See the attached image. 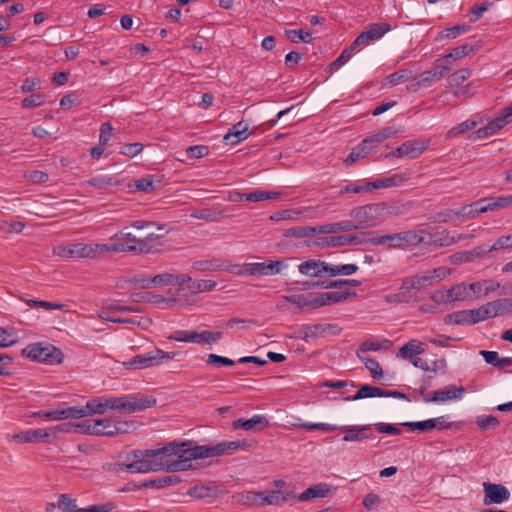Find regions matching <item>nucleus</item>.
I'll return each instance as SVG.
<instances>
[{
	"label": "nucleus",
	"mask_w": 512,
	"mask_h": 512,
	"mask_svg": "<svg viewBox=\"0 0 512 512\" xmlns=\"http://www.w3.org/2000/svg\"><path fill=\"white\" fill-rule=\"evenodd\" d=\"M471 76V70L469 68H462L452 73L447 82L451 88H459L463 82H465Z\"/></svg>",
	"instance_id": "obj_46"
},
{
	"label": "nucleus",
	"mask_w": 512,
	"mask_h": 512,
	"mask_svg": "<svg viewBox=\"0 0 512 512\" xmlns=\"http://www.w3.org/2000/svg\"><path fill=\"white\" fill-rule=\"evenodd\" d=\"M412 76V72L408 69L400 70L390 74L387 77L388 83L392 86L398 85L401 82L409 79Z\"/></svg>",
	"instance_id": "obj_64"
},
{
	"label": "nucleus",
	"mask_w": 512,
	"mask_h": 512,
	"mask_svg": "<svg viewBox=\"0 0 512 512\" xmlns=\"http://www.w3.org/2000/svg\"><path fill=\"white\" fill-rule=\"evenodd\" d=\"M327 330V327L322 324H303L294 330L291 338L302 339L309 342L311 339H315L323 335Z\"/></svg>",
	"instance_id": "obj_22"
},
{
	"label": "nucleus",
	"mask_w": 512,
	"mask_h": 512,
	"mask_svg": "<svg viewBox=\"0 0 512 512\" xmlns=\"http://www.w3.org/2000/svg\"><path fill=\"white\" fill-rule=\"evenodd\" d=\"M174 356V352H165L161 349H154L144 354L136 355L125 364L130 368L145 369L172 360Z\"/></svg>",
	"instance_id": "obj_9"
},
{
	"label": "nucleus",
	"mask_w": 512,
	"mask_h": 512,
	"mask_svg": "<svg viewBox=\"0 0 512 512\" xmlns=\"http://www.w3.org/2000/svg\"><path fill=\"white\" fill-rule=\"evenodd\" d=\"M382 210L379 204L359 206L350 211V217L354 219V230L376 226L377 215Z\"/></svg>",
	"instance_id": "obj_11"
},
{
	"label": "nucleus",
	"mask_w": 512,
	"mask_h": 512,
	"mask_svg": "<svg viewBox=\"0 0 512 512\" xmlns=\"http://www.w3.org/2000/svg\"><path fill=\"white\" fill-rule=\"evenodd\" d=\"M156 398L151 395L127 394L116 396H99L91 398L84 406H73L75 419L91 415H102L107 411L119 414H132L156 405Z\"/></svg>",
	"instance_id": "obj_1"
},
{
	"label": "nucleus",
	"mask_w": 512,
	"mask_h": 512,
	"mask_svg": "<svg viewBox=\"0 0 512 512\" xmlns=\"http://www.w3.org/2000/svg\"><path fill=\"white\" fill-rule=\"evenodd\" d=\"M280 194L277 192H266L257 190L254 192L246 193V201L248 202H260L268 199L277 198Z\"/></svg>",
	"instance_id": "obj_57"
},
{
	"label": "nucleus",
	"mask_w": 512,
	"mask_h": 512,
	"mask_svg": "<svg viewBox=\"0 0 512 512\" xmlns=\"http://www.w3.org/2000/svg\"><path fill=\"white\" fill-rule=\"evenodd\" d=\"M471 26L468 24L455 25L453 27L447 28L440 33L441 39H454L459 35L467 33L470 31Z\"/></svg>",
	"instance_id": "obj_51"
},
{
	"label": "nucleus",
	"mask_w": 512,
	"mask_h": 512,
	"mask_svg": "<svg viewBox=\"0 0 512 512\" xmlns=\"http://www.w3.org/2000/svg\"><path fill=\"white\" fill-rule=\"evenodd\" d=\"M465 393L463 386L455 387L454 389H441L435 391H428L425 386H419V395H414V401H423L426 403H444L446 401L460 399Z\"/></svg>",
	"instance_id": "obj_8"
},
{
	"label": "nucleus",
	"mask_w": 512,
	"mask_h": 512,
	"mask_svg": "<svg viewBox=\"0 0 512 512\" xmlns=\"http://www.w3.org/2000/svg\"><path fill=\"white\" fill-rule=\"evenodd\" d=\"M358 269L359 267L356 264L334 265L327 262L326 275L329 277H336L338 275L349 276L356 273Z\"/></svg>",
	"instance_id": "obj_37"
},
{
	"label": "nucleus",
	"mask_w": 512,
	"mask_h": 512,
	"mask_svg": "<svg viewBox=\"0 0 512 512\" xmlns=\"http://www.w3.org/2000/svg\"><path fill=\"white\" fill-rule=\"evenodd\" d=\"M451 69L452 65H448L442 58L437 59L431 70L420 74L417 85L419 87H427L433 82L440 80Z\"/></svg>",
	"instance_id": "obj_18"
},
{
	"label": "nucleus",
	"mask_w": 512,
	"mask_h": 512,
	"mask_svg": "<svg viewBox=\"0 0 512 512\" xmlns=\"http://www.w3.org/2000/svg\"><path fill=\"white\" fill-rule=\"evenodd\" d=\"M359 359L365 364V367L370 371L374 379H380L382 377L383 370L376 360L370 357H364Z\"/></svg>",
	"instance_id": "obj_58"
},
{
	"label": "nucleus",
	"mask_w": 512,
	"mask_h": 512,
	"mask_svg": "<svg viewBox=\"0 0 512 512\" xmlns=\"http://www.w3.org/2000/svg\"><path fill=\"white\" fill-rule=\"evenodd\" d=\"M134 428L133 423L114 421L113 430H105V436L129 433Z\"/></svg>",
	"instance_id": "obj_60"
},
{
	"label": "nucleus",
	"mask_w": 512,
	"mask_h": 512,
	"mask_svg": "<svg viewBox=\"0 0 512 512\" xmlns=\"http://www.w3.org/2000/svg\"><path fill=\"white\" fill-rule=\"evenodd\" d=\"M181 482V479L177 475H165V476H159L155 479L150 480L145 484L147 487L152 488H164L168 486H173Z\"/></svg>",
	"instance_id": "obj_43"
},
{
	"label": "nucleus",
	"mask_w": 512,
	"mask_h": 512,
	"mask_svg": "<svg viewBox=\"0 0 512 512\" xmlns=\"http://www.w3.org/2000/svg\"><path fill=\"white\" fill-rule=\"evenodd\" d=\"M193 269L200 271V272H208V271H219V270H229V268H226L223 263H221L217 259H210V260H199L193 262L192 265Z\"/></svg>",
	"instance_id": "obj_40"
},
{
	"label": "nucleus",
	"mask_w": 512,
	"mask_h": 512,
	"mask_svg": "<svg viewBox=\"0 0 512 512\" xmlns=\"http://www.w3.org/2000/svg\"><path fill=\"white\" fill-rule=\"evenodd\" d=\"M22 354L33 361L48 365L59 364L64 358L59 348L46 342L29 344L22 350Z\"/></svg>",
	"instance_id": "obj_5"
},
{
	"label": "nucleus",
	"mask_w": 512,
	"mask_h": 512,
	"mask_svg": "<svg viewBox=\"0 0 512 512\" xmlns=\"http://www.w3.org/2000/svg\"><path fill=\"white\" fill-rule=\"evenodd\" d=\"M235 429L242 428L247 431H261L269 426L268 419L263 415H254L250 419H237L234 421Z\"/></svg>",
	"instance_id": "obj_27"
},
{
	"label": "nucleus",
	"mask_w": 512,
	"mask_h": 512,
	"mask_svg": "<svg viewBox=\"0 0 512 512\" xmlns=\"http://www.w3.org/2000/svg\"><path fill=\"white\" fill-rule=\"evenodd\" d=\"M429 143L428 139L408 140L393 151L391 155L399 158L416 159L424 153Z\"/></svg>",
	"instance_id": "obj_15"
},
{
	"label": "nucleus",
	"mask_w": 512,
	"mask_h": 512,
	"mask_svg": "<svg viewBox=\"0 0 512 512\" xmlns=\"http://www.w3.org/2000/svg\"><path fill=\"white\" fill-rule=\"evenodd\" d=\"M392 345V342L388 339H379L370 337L363 341L359 348L356 351L358 358L369 357L367 355L368 352L380 351V350H388Z\"/></svg>",
	"instance_id": "obj_23"
},
{
	"label": "nucleus",
	"mask_w": 512,
	"mask_h": 512,
	"mask_svg": "<svg viewBox=\"0 0 512 512\" xmlns=\"http://www.w3.org/2000/svg\"><path fill=\"white\" fill-rule=\"evenodd\" d=\"M424 352L425 349L422 343L413 339L400 347L397 356L411 362L414 358L420 354H423Z\"/></svg>",
	"instance_id": "obj_31"
},
{
	"label": "nucleus",
	"mask_w": 512,
	"mask_h": 512,
	"mask_svg": "<svg viewBox=\"0 0 512 512\" xmlns=\"http://www.w3.org/2000/svg\"><path fill=\"white\" fill-rule=\"evenodd\" d=\"M483 488H484L483 503L485 505L501 504V503L507 501L510 497L509 490L501 484L484 482Z\"/></svg>",
	"instance_id": "obj_19"
},
{
	"label": "nucleus",
	"mask_w": 512,
	"mask_h": 512,
	"mask_svg": "<svg viewBox=\"0 0 512 512\" xmlns=\"http://www.w3.org/2000/svg\"><path fill=\"white\" fill-rule=\"evenodd\" d=\"M330 491L329 486L326 483H318L307 488L303 493L298 496L299 501H308L314 498H323L328 495Z\"/></svg>",
	"instance_id": "obj_35"
},
{
	"label": "nucleus",
	"mask_w": 512,
	"mask_h": 512,
	"mask_svg": "<svg viewBox=\"0 0 512 512\" xmlns=\"http://www.w3.org/2000/svg\"><path fill=\"white\" fill-rule=\"evenodd\" d=\"M512 248V234L503 235L499 237L492 246L488 248V252L504 250Z\"/></svg>",
	"instance_id": "obj_62"
},
{
	"label": "nucleus",
	"mask_w": 512,
	"mask_h": 512,
	"mask_svg": "<svg viewBox=\"0 0 512 512\" xmlns=\"http://www.w3.org/2000/svg\"><path fill=\"white\" fill-rule=\"evenodd\" d=\"M473 51V47L464 44L462 46L456 47L449 54L442 57L443 61H445L448 65H451V60H458L467 55H469Z\"/></svg>",
	"instance_id": "obj_48"
},
{
	"label": "nucleus",
	"mask_w": 512,
	"mask_h": 512,
	"mask_svg": "<svg viewBox=\"0 0 512 512\" xmlns=\"http://www.w3.org/2000/svg\"><path fill=\"white\" fill-rule=\"evenodd\" d=\"M404 182V177L402 175H393L391 177L376 181L374 183H370V186L374 189L379 188H390L394 186H399Z\"/></svg>",
	"instance_id": "obj_52"
},
{
	"label": "nucleus",
	"mask_w": 512,
	"mask_h": 512,
	"mask_svg": "<svg viewBox=\"0 0 512 512\" xmlns=\"http://www.w3.org/2000/svg\"><path fill=\"white\" fill-rule=\"evenodd\" d=\"M50 437V432L44 428L31 429L7 435L9 441L16 443H45L49 441Z\"/></svg>",
	"instance_id": "obj_17"
},
{
	"label": "nucleus",
	"mask_w": 512,
	"mask_h": 512,
	"mask_svg": "<svg viewBox=\"0 0 512 512\" xmlns=\"http://www.w3.org/2000/svg\"><path fill=\"white\" fill-rule=\"evenodd\" d=\"M355 295L351 292H321L309 294H291L281 296V300L294 304L300 311H312L324 306L339 303L350 296Z\"/></svg>",
	"instance_id": "obj_3"
},
{
	"label": "nucleus",
	"mask_w": 512,
	"mask_h": 512,
	"mask_svg": "<svg viewBox=\"0 0 512 512\" xmlns=\"http://www.w3.org/2000/svg\"><path fill=\"white\" fill-rule=\"evenodd\" d=\"M281 266L280 261L247 263L244 265V272L249 275H276L280 273Z\"/></svg>",
	"instance_id": "obj_21"
},
{
	"label": "nucleus",
	"mask_w": 512,
	"mask_h": 512,
	"mask_svg": "<svg viewBox=\"0 0 512 512\" xmlns=\"http://www.w3.org/2000/svg\"><path fill=\"white\" fill-rule=\"evenodd\" d=\"M142 457L153 458L156 461L158 470H165L169 472H178V468H175L177 460V451L174 447V442H170L162 448L158 449H146L139 451Z\"/></svg>",
	"instance_id": "obj_7"
},
{
	"label": "nucleus",
	"mask_w": 512,
	"mask_h": 512,
	"mask_svg": "<svg viewBox=\"0 0 512 512\" xmlns=\"http://www.w3.org/2000/svg\"><path fill=\"white\" fill-rule=\"evenodd\" d=\"M57 504L63 512H81L82 509L78 508L76 500L70 497L68 494L59 495Z\"/></svg>",
	"instance_id": "obj_50"
},
{
	"label": "nucleus",
	"mask_w": 512,
	"mask_h": 512,
	"mask_svg": "<svg viewBox=\"0 0 512 512\" xmlns=\"http://www.w3.org/2000/svg\"><path fill=\"white\" fill-rule=\"evenodd\" d=\"M395 134V131L391 127H386L377 132L376 134H373L367 138H365V141H368L369 146H373V144H378L383 142L386 139L391 138Z\"/></svg>",
	"instance_id": "obj_55"
},
{
	"label": "nucleus",
	"mask_w": 512,
	"mask_h": 512,
	"mask_svg": "<svg viewBox=\"0 0 512 512\" xmlns=\"http://www.w3.org/2000/svg\"><path fill=\"white\" fill-rule=\"evenodd\" d=\"M364 240H361L359 236L354 234H346L339 236H330L323 239V243L326 246L337 247L346 246L350 244H361Z\"/></svg>",
	"instance_id": "obj_34"
},
{
	"label": "nucleus",
	"mask_w": 512,
	"mask_h": 512,
	"mask_svg": "<svg viewBox=\"0 0 512 512\" xmlns=\"http://www.w3.org/2000/svg\"><path fill=\"white\" fill-rule=\"evenodd\" d=\"M32 417L34 418H42L44 420H66V419H75L73 406L63 408V409H54V410H39L37 412L32 413Z\"/></svg>",
	"instance_id": "obj_30"
},
{
	"label": "nucleus",
	"mask_w": 512,
	"mask_h": 512,
	"mask_svg": "<svg viewBox=\"0 0 512 512\" xmlns=\"http://www.w3.org/2000/svg\"><path fill=\"white\" fill-rule=\"evenodd\" d=\"M191 281H192V278L188 275L172 274V273L158 274L151 278V282L154 283V287H163V286H169V285L182 286Z\"/></svg>",
	"instance_id": "obj_25"
},
{
	"label": "nucleus",
	"mask_w": 512,
	"mask_h": 512,
	"mask_svg": "<svg viewBox=\"0 0 512 512\" xmlns=\"http://www.w3.org/2000/svg\"><path fill=\"white\" fill-rule=\"evenodd\" d=\"M476 424L481 430H488L495 428L499 425V420L491 415L478 416Z\"/></svg>",
	"instance_id": "obj_61"
},
{
	"label": "nucleus",
	"mask_w": 512,
	"mask_h": 512,
	"mask_svg": "<svg viewBox=\"0 0 512 512\" xmlns=\"http://www.w3.org/2000/svg\"><path fill=\"white\" fill-rule=\"evenodd\" d=\"M326 261L309 259L298 265V271L307 277L322 278L326 275Z\"/></svg>",
	"instance_id": "obj_24"
},
{
	"label": "nucleus",
	"mask_w": 512,
	"mask_h": 512,
	"mask_svg": "<svg viewBox=\"0 0 512 512\" xmlns=\"http://www.w3.org/2000/svg\"><path fill=\"white\" fill-rule=\"evenodd\" d=\"M339 429L341 432L345 433L343 437V441L345 442H359L370 438V435L367 433L371 429L370 425L342 426Z\"/></svg>",
	"instance_id": "obj_29"
},
{
	"label": "nucleus",
	"mask_w": 512,
	"mask_h": 512,
	"mask_svg": "<svg viewBox=\"0 0 512 512\" xmlns=\"http://www.w3.org/2000/svg\"><path fill=\"white\" fill-rule=\"evenodd\" d=\"M447 324L473 325L470 310L457 311L446 315L444 319Z\"/></svg>",
	"instance_id": "obj_42"
},
{
	"label": "nucleus",
	"mask_w": 512,
	"mask_h": 512,
	"mask_svg": "<svg viewBox=\"0 0 512 512\" xmlns=\"http://www.w3.org/2000/svg\"><path fill=\"white\" fill-rule=\"evenodd\" d=\"M310 226H296L284 230V237L305 238L311 236Z\"/></svg>",
	"instance_id": "obj_59"
},
{
	"label": "nucleus",
	"mask_w": 512,
	"mask_h": 512,
	"mask_svg": "<svg viewBox=\"0 0 512 512\" xmlns=\"http://www.w3.org/2000/svg\"><path fill=\"white\" fill-rule=\"evenodd\" d=\"M283 504V491L270 490L262 491V505H282Z\"/></svg>",
	"instance_id": "obj_49"
},
{
	"label": "nucleus",
	"mask_w": 512,
	"mask_h": 512,
	"mask_svg": "<svg viewBox=\"0 0 512 512\" xmlns=\"http://www.w3.org/2000/svg\"><path fill=\"white\" fill-rule=\"evenodd\" d=\"M121 470L131 473H147L159 471L156 461L153 458L142 457L131 463L121 465Z\"/></svg>",
	"instance_id": "obj_26"
},
{
	"label": "nucleus",
	"mask_w": 512,
	"mask_h": 512,
	"mask_svg": "<svg viewBox=\"0 0 512 512\" xmlns=\"http://www.w3.org/2000/svg\"><path fill=\"white\" fill-rule=\"evenodd\" d=\"M367 235L369 238L365 241L366 243L387 245L389 248L415 247L424 241L423 230H407L382 236H375V232H369Z\"/></svg>",
	"instance_id": "obj_4"
},
{
	"label": "nucleus",
	"mask_w": 512,
	"mask_h": 512,
	"mask_svg": "<svg viewBox=\"0 0 512 512\" xmlns=\"http://www.w3.org/2000/svg\"><path fill=\"white\" fill-rule=\"evenodd\" d=\"M402 426L409 428L410 430H417L420 432H425L429 430H433L436 428V420H424L418 422H405L402 423Z\"/></svg>",
	"instance_id": "obj_56"
},
{
	"label": "nucleus",
	"mask_w": 512,
	"mask_h": 512,
	"mask_svg": "<svg viewBox=\"0 0 512 512\" xmlns=\"http://www.w3.org/2000/svg\"><path fill=\"white\" fill-rule=\"evenodd\" d=\"M357 48H359V46H354V42H353L351 44V46H349L346 49H344L342 51V53L339 55V57H337L336 60H334L330 64L329 69L331 71H337L338 69H340L344 64H346L351 59V57L354 54V51Z\"/></svg>",
	"instance_id": "obj_45"
},
{
	"label": "nucleus",
	"mask_w": 512,
	"mask_h": 512,
	"mask_svg": "<svg viewBox=\"0 0 512 512\" xmlns=\"http://www.w3.org/2000/svg\"><path fill=\"white\" fill-rule=\"evenodd\" d=\"M477 125H478L477 121L469 119V120H466V121L458 124L457 126L451 128L448 131L447 135L450 138L457 137L459 135H462V134L474 129Z\"/></svg>",
	"instance_id": "obj_53"
},
{
	"label": "nucleus",
	"mask_w": 512,
	"mask_h": 512,
	"mask_svg": "<svg viewBox=\"0 0 512 512\" xmlns=\"http://www.w3.org/2000/svg\"><path fill=\"white\" fill-rule=\"evenodd\" d=\"M223 333L221 331H209L204 330L201 332L196 331H175L168 338L179 342H191L196 344H214L222 338Z\"/></svg>",
	"instance_id": "obj_10"
},
{
	"label": "nucleus",
	"mask_w": 512,
	"mask_h": 512,
	"mask_svg": "<svg viewBox=\"0 0 512 512\" xmlns=\"http://www.w3.org/2000/svg\"><path fill=\"white\" fill-rule=\"evenodd\" d=\"M512 120V103L503 108L497 117L490 120L486 126L478 129L473 133L477 139H483L496 134L500 129L510 123Z\"/></svg>",
	"instance_id": "obj_13"
},
{
	"label": "nucleus",
	"mask_w": 512,
	"mask_h": 512,
	"mask_svg": "<svg viewBox=\"0 0 512 512\" xmlns=\"http://www.w3.org/2000/svg\"><path fill=\"white\" fill-rule=\"evenodd\" d=\"M85 184L97 189L106 190L120 185V181L113 176L100 174L91 177Z\"/></svg>",
	"instance_id": "obj_36"
},
{
	"label": "nucleus",
	"mask_w": 512,
	"mask_h": 512,
	"mask_svg": "<svg viewBox=\"0 0 512 512\" xmlns=\"http://www.w3.org/2000/svg\"><path fill=\"white\" fill-rule=\"evenodd\" d=\"M285 35L287 39H289L293 43H310L312 41V34L309 31H304L303 29H289L285 31Z\"/></svg>",
	"instance_id": "obj_47"
},
{
	"label": "nucleus",
	"mask_w": 512,
	"mask_h": 512,
	"mask_svg": "<svg viewBox=\"0 0 512 512\" xmlns=\"http://www.w3.org/2000/svg\"><path fill=\"white\" fill-rule=\"evenodd\" d=\"M107 424L106 420H86L76 425L77 428L82 429L84 433L97 436H105V430H101L100 427L103 424Z\"/></svg>",
	"instance_id": "obj_41"
},
{
	"label": "nucleus",
	"mask_w": 512,
	"mask_h": 512,
	"mask_svg": "<svg viewBox=\"0 0 512 512\" xmlns=\"http://www.w3.org/2000/svg\"><path fill=\"white\" fill-rule=\"evenodd\" d=\"M294 427L303 428L309 431L321 430L324 432H330L337 429V426L328 423H308V422H297L292 424Z\"/></svg>",
	"instance_id": "obj_54"
},
{
	"label": "nucleus",
	"mask_w": 512,
	"mask_h": 512,
	"mask_svg": "<svg viewBox=\"0 0 512 512\" xmlns=\"http://www.w3.org/2000/svg\"><path fill=\"white\" fill-rule=\"evenodd\" d=\"M390 30L391 26L388 23H373L369 25V28L366 31L357 36L354 40V46H367L371 42L382 38Z\"/></svg>",
	"instance_id": "obj_16"
},
{
	"label": "nucleus",
	"mask_w": 512,
	"mask_h": 512,
	"mask_svg": "<svg viewBox=\"0 0 512 512\" xmlns=\"http://www.w3.org/2000/svg\"><path fill=\"white\" fill-rule=\"evenodd\" d=\"M457 243L455 236H451L446 230L430 235V241L427 243L435 247H448Z\"/></svg>",
	"instance_id": "obj_39"
},
{
	"label": "nucleus",
	"mask_w": 512,
	"mask_h": 512,
	"mask_svg": "<svg viewBox=\"0 0 512 512\" xmlns=\"http://www.w3.org/2000/svg\"><path fill=\"white\" fill-rule=\"evenodd\" d=\"M433 282L430 271H426L421 275H417L413 278H406L402 283V288L407 290L416 289L421 290L422 288L431 285Z\"/></svg>",
	"instance_id": "obj_33"
},
{
	"label": "nucleus",
	"mask_w": 512,
	"mask_h": 512,
	"mask_svg": "<svg viewBox=\"0 0 512 512\" xmlns=\"http://www.w3.org/2000/svg\"><path fill=\"white\" fill-rule=\"evenodd\" d=\"M111 240H117L112 244H107L106 251L108 253H121V252H137L140 254H148L149 249L144 246V243L140 242V238H137L131 232H126V228L115 233L110 238Z\"/></svg>",
	"instance_id": "obj_6"
},
{
	"label": "nucleus",
	"mask_w": 512,
	"mask_h": 512,
	"mask_svg": "<svg viewBox=\"0 0 512 512\" xmlns=\"http://www.w3.org/2000/svg\"><path fill=\"white\" fill-rule=\"evenodd\" d=\"M414 395H419V387L412 390L411 393H402L399 391H385L376 386H361L358 392L349 397L343 398L344 400H359L368 397H393L399 399H405L409 402L414 401Z\"/></svg>",
	"instance_id": "obj_12"
},
{
	"label": "nucleus",
	"mask_w": 512,
	"mask_h": 512,
	"mask_svg": "<svg viewBox=\"0 0 512 512\" xmlns=\"http://www.w3.org/2000/svg\"><path fill=\"white\" fill-rule=\"evenodd\" d=\"M177 451L176 466L179 471H186L193 468L192 460L230 455L238 449H246L248 444L245 440L223 441L215 445H198L195 441H174Z\"/></svg>",
	"instance_id": "obj_2"
},
{
	"label": "nucleus",
	"mask_w": 512,
	"mask_h": 512,
	"mask_svg": "<svg viewBox=\"0 0 512 512\" xmlns=\"http://www.w3.org/2000/svg\"><path fill=\"white\" fill-rule=\"evenodd\" d=\"M231 214L227 209L216 210L211 208H204L198 211H195L192 214V217L200 220H204L207 222H219L222 218L230 217Z\"/></svg>",
	"instance_id": "obj_32"
},
{
	"label": "nucleus",
	"mask_w": 512,
	"mask_h": 512,
	"mask_svg": "<svg viewBox=\"0 0 512 512\" xmlns=\"http://www.w3.org/2000/svg\"><path fill=\"white\" fill-rule=\"evenodd\" d=\"M237 500L246 506H263L262 492L247 491L237 495Z\"/></svg>",
	"instance_id": "obj_44"
},
{
	"label": "nucleus",
	"mask_w": 512,
	"mask_h": 512,
	"mask_svg": "<svg viewBox=\"0 0 512 512\" xmlns=\"http://www.w3.org/2000/svg\"><path fill=\"white\" fill-rule=\"evenodd\" d=\"M468 298H470L469 288L465 283L454 285L449 289L437 290L432 295V300L437 304H449Z\"/></svg>",
	"instance_id": "obj_14"
},
{
	"label": "nucleus",
	"mask_w": 512,
	"mask_h": 512,
	"mask_svg": "<svg viewBox=\"0 0 512 512\" xmlns=\"http://www.w3.org/2000/svg\"><path fill=\"white\" fill-rule=\"evenodd\" d=\"M374 146H369L368 141L363 140L358 146L353 148L351 153L345 159V164L350 165L355 163L357 160L365 158L371 153Z\"/></svg>",
	"instance_id": "obj_38"
},
{
	"label": "nucleus",
	"mask_w": 512,
	"mask_h": 512,
	"mask_svg": "<svg viewBox=\"0 0 512 512\" xmlns=\"http://www.w3.org/2000/svg\"><path fill=\"white\" fill-rule=\"evenodd\" d=\"M249 125L244 121L234 124L224 136L227 144L235 145L248 138Z\"/></svg>",
	"instance_id": "obj_28"
},
{
	"label": "nucleus",
	"mask_w": 512,
	"mask_h": 512,
	"mask_svg": "<svg viewBox=\"0 0 512 512\" xmlns=\"http://www.w3.org/2000/svg\"><path fill=\"white\" fill-rule=\"evenodd\" d=\"M453 214L457 216V219L463 221L470 220L478 216L473 204L463 205L459 209H457V212H453Z\"/></svg>",
	"instance_id": "obj_63"
},
{
	"label": "nucleus",
	"mask_w": 512,
	"mask_h": 512,
	"mask_svg": "<svg viewBox=\"0 0 512 512\" xmlns=\"http://www.w3.org/2000/svg\"><path fill=\"white\" fill-rule=\"evenodd\" d=\"M107 244L98 243H74L75 258L97 259L107 254Z\"/></svg>",
	"instance_id": "obj_20"
}]
</instances>
